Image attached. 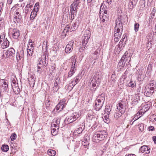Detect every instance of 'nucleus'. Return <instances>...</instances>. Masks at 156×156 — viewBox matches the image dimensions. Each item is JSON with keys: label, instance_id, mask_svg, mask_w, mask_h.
<instances>
[{"label": "nucleus", "instance_id": "f257e3e1", "mask_svg": "<svg viewBox=\"0 0 156 156\" xmlns=\"http://www.w3.org/2000/svg\"><path fill=\"white\" fill-rule=\"evenodd\" d=\"M122 31L123 26L121 19L119 18L115 21V26L114 32V40L115 42H118L120 39Z\"/></svg>", "mask_w": 156, "mask_h": 156}, {"label": "nucleus", "instance_id": "f03ea898", "mask_svg": "<svg viewBox=\"0 0 156 156\" xmlns=\"http://www.w3.org/2000/svg\"><path fill=\"white\" fill-rule=\"evenodd\" d=\"M107 136V133L105 130L98 131L94 134L93 139L98 143L104 140Z\"/></svg>", "mask_w": 156, "mask_h": 156}, {"label": "nucleus", "instance_id": "7ed1b4c3", "mask_svg": "<svg viewBox=\"0 0 156 156\" xmlns=\"http://www.w3.org/2000/svg\"><path fill=\"white\" fill-rule=\"evenodd\" d=\"M91 35V33L90 31L87 30L85 31L84 34L82 37V46L81 47L82 49L83 50V48H85L87 44L88 41Z\"/></svg>", "mask_w": 156, "mask_h": 156}, {"label": "nucleus", "instance_id": "20e7f679", "mask_svg": "<svg viewBox=\"0 0 156 156\" xmlns=\"http://www.w3.org/2000/svg\"><path fill=\"white\" fill-rule=\"evenodd\" d=\"M0 44L3 49H5L8 47L9 45V42L7 38H5V34L2 33L0 37Z\"/></svg>", "mask_w": 156, "mask_h": 156}, {"label": "nucleus", "instance_id": "39448f33", "mask_svg": "<svg viewBox=\"0 0 156 156\" xmlns=\"http://www.w3.org/2000/svg\"><path fill=\"white\" fill-rule=\"evenodd\" d=\"M5 58H12L15 56V50L13 48H10L5 52Z\"/></svg>", "mask_w": 156, "mask_h": 156}, {"label": "nucleus", "instance_id": "423d86ee", "mask_svg": "<svg viewBox=\"0 0 156 156\" xmlns=\"http://www.w3.org/2000/svg\"><path fill=\"white\" fill-rule=\"evenodd\" d=\"M131 56V54L129 53L127 51H126L120 60L124 63V64L127 62H128V63H129L130 61Z\"/></svg>", "mask_w": 156, "mask_h": 156}, {"label": "nucleus", "instance_id": "0eeeda50", "mask_svg": "<svg viewBox=\"0 0 156 156\" xmlns=\"http://www.w3.org/2000/svg\"><path fill=\"white\" fill-rule=\"evenodd\" d=\"M125 103L124 101H120L117 106V110L120 111L121 113H124L125 111V108L124 106Z\"/></svg>", "mask_w": 156, "mask_h": 156}, {"label": "nucleus", "instance_id": "6e6552de", "mask_svg": "<svg viewBox=\"0 0 156 156\" xmlns=\"http://www.w3.org/2000/svg\"><path fill=\"white\" fill-rule=\"evenodd\" d=\"M101 75L99 73H96L94 75L93 79L92 80V82L96 83L97 84H99L101 81Z\"/></svg>", "mask_w": 156, "mask_h": 156}, {"label": "nucleus", "instance_id": "1a4fd4ad", "mask_svg": "<svg viewBox=\"0 0 156 156\" xmlns=\"http://www.w3.org/2000/svg\"><path fill=\"white\" fill-rule=\"evenodd\" d=\"M80 3V0H74L73 2L71 5L70 9H73V10H77V9L78 8V5Z\"/></svg>", "mask_w": 156, "mask_h": 156}, {"label": "nucleus", "instance_id": "9d476101", "mask_svg": "<svg viewBox=\"0 0 156 156\" xmlns=\"http://www.w3.org/2000/svg\"><path fill=\"white\" fill-rule=\"evenodd\" d=\"M127 37L126 35H124L123 36L122 39H121L120 41L119 44L118 45V47L119 48L118 50H120V47H122L123 46L124 47L125 44L126 43V42L127 41Z\"/></svg>", "mask_w": 156, "mask_h": 156}, {"label": "nucleus", "instance_id": "9b49d317", "mask_svg": "<svg viewBox=\"0 0 156 156\" xmlns=\"http://www.w3.org/2000/svg\"><path fill=\"white\" fill-rule=\"evenodd\" d=\"M140 150L143 153L148 154L150 151V148L146 145H144L141 146Z\"/></svg>", "mask_w": 156, "mask_h": 156}, {"label": "nucleus", "instance_id": "f8f14e48", "mask_svg": "<svg viewBox=\"0 0 156 156\" xmlns=\"http://www.w3.org/2000/svg\"><path fill=\"white\" fill-rule=\"evenodd\" d=\"M154 92V91L152 90L148 87H146L144 90V95L147 97H150Z\"/></svg>", "mask_w": 156, "mask_h": 156}, {"label": "nucleus", "instance_id": "ddd939ff", "mask_svg": "<svg viewBox=\"0 0 156 156\" xmlns=\"http://www.w3.org/2000/svg\"><path fill=\"white\" fill-rule=\"evenodd\" d=\"M76 12L77 10H73V9H70L69 15L71 20H73L74 19V17L76 15Z\"/></svg>", "mask_w": 156, "mask_h": 156}, {"label": "nucleus", "instance_id": "4468645a", "mask_svg": "<svg viewBox=\"0 0 156 156\" xmlns=\"http://www.w3.org/2000/svg\"><path fill=\"white\" fill-rule=\"evenodd\" d=\"M138 0H130L128 7L129 9H133V6L136 5Z\"/></svg>", "mask_w": 156, "mask_h": 156}, {"label": "nucleus", "instance_id": "2eb2a0df", "mask_svg": "<svg viewBox=\"0 0 156 156\" xmlns=\"http://www.w3.org/2000/svg\"><path fill=\"white\" fill-rule=\"evenodd\" d=\"M64 102H60L56 105V107L54 110V111L55 109H56L57 111H61L62 110L63 108L64 107V105H63Z\"/></svg>", "mask_w": 156, "mask_h": 156}, {"label": "nucleus", "instance_id": "dca6fc26", "mask_svg": "<svg viewBox=\"0 0 156 156\" xmlns=\"http://www.w3.org/2000/svg\"><path fill=\"white\" fill-rule=\"evenodd\" d=\"M12 87L13 91L16 94H17L20 93V90L18 84H16V85L12 84Z\"/></svg>", "mask_w": 156, "mask_h": 156}, {"label": "nucleus", "instance_id": "f3484780", "mask_svg": "<svg viewBox=\"0 0 156 156\" xmlns=\"http://www.w3.org/2000/svg\"><path fill=\"white\" fill-rule=\"evenodd\" d=\"M13 33H12V37L14 39H17L20 36L19 31L14 29L13 30Z\"/></svg>", "mask_w": 156, "mask_h": 156}, {"label": "nucleus", "instance_id": "a211bd4d", "mask_svg": "<svg viewBox=\"0 0 156 156\" xmlns=\"http://www.w3.org/2000/svg\"><path fill=\"white\" fill-rule=\"evenodd\" d=\"M29 83L30 86L33 87H34L35 84V80L34 79V77L31 76L30 78H28Z\"/></svg>", "mask_w": 156, "mask_h": 156}, {"label": "nucleus", "instance_id": "6ab92c4d", "mask_svg": "<svg viewBox=\"0 0 156 156\" xmlns=\"http://www.w3.org/2000/svg\"><path fill=\"white\" fill-rule=\"evenodd\" d=\"M125 65L124 63L122 62V61L120 60L118 63V66L117 67V69L118 71H120L122 69Z\"/></svg>", "mask_w": 156, "mask_h": 156}, {"label": "nucleus", "instance_id": "aec40b11", "mask_svg": "<svg viewBox=\"0 0 156 156\" xmlns=\"http://www.w3.org/2000/svg\"><path fill=\"white\" fill-rule=\"evenodd\" d=\"M149 109V108L148 107L147 105L145 106L142 108H141L139 110V112L138 114H139L141 113L143 115L145 112L147 111Z\"/></svg>", "mask_w": 156, "mask_h": 156}, {"label": "nucleus", "instance_id": "412c9836", "mask_svg": "<svg viewBox=\"0 0 156 156\" xmlns=\"http://www.w3.org/2000/svg\"><path fill=\"white\" fill-rule=\"evenodd\" d=\"M72 49H73V48L71 45L68 44L65 48V51L66 53H69L71 51Z\"/></svg>", "mask_w": 156, "mask_h": 156}, {"label": "nucleus", "instance_id": "4be33fe9", "mask_svg": "<svg viewBox=\"0 0 156 156\" xmlns=\"http://www.w3.org/2000/svg\"><path fill=\"white\" fill-rule=\"evenodd\" d=\"M123 113H121L120 111L116 110V112L114 114V117L115 118L118 119L119 117H121Z\"/></svg>", "mask_w": 156, "mask_h": 156}, {"label": "nucleus", "instance_id": "5701e85b", "mask_svg": "<svg viewBox=\"0 0 156 156\" xmlns=\"http://www.w3.org/2000/svg\"><path fill=\"white\" fill-rule=\"evenodd\" d=\"M34 48H30L27 49V56H31L32 55L34 52Z\"/></svg>", "mask_w": 156, "mask_h": 156}, {"label": "nucleus", "instance_id": "b1692460", "mask_svg": "<svg viewBox=\"0 0 156 156\" xmlns=\"http://www.w3.org/2000/svg\"><path fill=\"white\" fill-rule=\"evenodd\" d=\"M72 64L71 66L70 69H73L75 71H76V59H73V60H72Z\"/></svg>", "mask_w": 156, "mask_h": 156}, {"label": "nucleus", "instance_id": "393cba45", "mask_svg": "<svg viewBox=\"0 0 156 156\" xmlns=\"http://www.w3.org/2000/svg\"><path fill=\"white\" fill-rule=\"evenodd\" d=\"M105 95L104 94H101V95H99L97 99L101 101H105Z\"/></svg>", "mask_w": 156, "mask_h": 156}, {"label": "nucleus", "instance_id": "a878e982", "mask_svg": "<svg viewBox=\"0 0 156 156\" xmlns=\"http://www.w3.org/2000/svg\"><path fill=\"white\" fill-rule=\"evenodd\" d=\"M8 87V85H6V84H2L0 86V90L3 92H4L7 90Z\"/></svg>", "mask_w": 156, "mask_h": 156}, {"label": "nucleus", "instance_id": "bb28decb", "mask_svg": "<svg viewBox=\"0 0 156 156\" xmlns=\"http://www.w3.org/2000/svg\"><path fill=\"white\" fill-rule=\"evenodd\" d=\"M139 112V111L137 112L136 114L135 115L133 119H135V120L133 122H133L136 120L139 119L140 118L142 115V113H140L139 114L138 113Z\"/></svg>", "mask_w": 156, "mask_h": 156}, {"label": "nucleus", "instance_id": "cd10ccee", "mask_svg": "<svg viewBox=\"0 0 156 156\" xmlns=\"http://www.w3.org/2000/svg\"><path fill=\"white\" fill-rule=\"evenodd\" d=\"M60 78L58 77H57L54 83V86L56 87H58V84L60 83Z\"/></svg>", "mask_w": 156, "mask_h": 156}, {"label": "nucleus", "instance_id": "c85d7f7f", "mask_svg": "<svg viewBox=\"0 0 156 156\" xmlns=\"http://www.w3.org/2000/svg\"><path fill=\"white\" fill-rule=\"evenodd\" d=\"M37 15L36 12H35L34 11H32L30 16V20H34L35 17Z\"/></svg>", "mask_w": 156, "mask_h": 156}, {"label": "nucleus", "instance_id": "c756f323", "mask_svg": "<svg viewBox=\"0 0 156 156\" xmlns=\"http://www.w3.org/2000/svg\"><path fill=\"white\" fill-rule=\"evenodd\" d=\"M9 149V146L7 145H3L2 147V150L4 152H7Z\"/></svg>", "mask_w": 156, "mask_h": 156}, {"label": "nucleus", "instance_id": "7c9ffc66", "mask_svg": "<svg viewBox=\"0 0 156 156\" xmlns=\"http://www.w3.org/2000/svg\"><path fill=\"white\" fill-rule=\"evenodd\" d=\"M61 120L60 118H56L54 119L53 120V122H52V124L55 123L57 125H59L60 123V121Z\"/></svg>", "mask_w": 156, "mask_h": 156}, {"label": "nucleus", "instance_id": "2f4dec72", "mask_svg": "<svg viewBox=\"0 0 156 156\" xmlns=\"http://www.w3.org/2000/svg\"><path fill=\"white\" fill-rule=\"evenodd\" d=\"M103 105V104H100L98 103L97 104H95V109L97 111H99L101 109Z\"/></svg>", "mask_w": 156, "mask_h": 156}, {"label": "nucleus", "instance_id": "473e14b6", "mask_svg": "<svg viewBox=\"0 0 156 156\" xmlns=\"http://www.w3.org/2000/svg\"><path fill=\"white\" fill-rule=\"evenodd\" d=\"M152 65L151 64H149L147 68V70L146 72V74H148L149 75V74L150 73L152 69Z\"/></svg>", "mask_w": 156, "mask_h": 156}, {"label": "nucleus", "instance_id": "72a5a7b5", "mask_svg": "<svg viewBox=\"0 0 156 156\" xmlns=\"http://www.w3.org/2000/svg\"><path fill=\"white\" fill-rule=\"evenodd\" d=\"M79 115L77 113L73 114V115L71 116V119H73L75 121L79 117Z\"/></svg>", "mask_w": 156, "mask_h": 156}, {"label": "nucleus", "instance_id": "f704fd0d", "mask_svg": "<svg viewBox=\"0 0 156 156\" xmlns=\"http://www.w3.org/2000/svg\"><path fill=\"white\" fill-rule=\"evenodd\" d=\"M136 85V83L135 81H131L127 85V86L129 87H134Z\"/></svg>", "mask_w": 156, "mask_h": 156}, {"label": "nucleus", "instance_id": "c9c22d12", "mask_svg": "<svg viewBox=\"0 0 156 156\" xmlns=\"http://www.w3.org/2000/svg\"><path fill=\"white\" fill-rule=\"evenodd\" d=\"M149 87L148 88L154 91V89L156 88V86L154 83H150L149 85Z\"/></svg>", "mask_w": 156, "mask_h": 156}, {"label": "nucleus", "instance_id": "e433bc0d", "mask_svg": "<svg viewBox=\"0 0 156 156\" xmlns=\"http://www.w3.org/2000/svg\"><path fill=\"white\" fill-rule=\"evenodd\" d=\"M75 71L73 69H70V71L69 72L68 78L71 77L73 75V73L75 72Z\"/></svg>", "mask_w": 156, "mask_h": 156}, {"label": "nucleus", "instance_id": "4c0bfd02", "mask_svg": "<svg viewBox=\"0 0 156 156\" xmlns=\"http://www.w3.org/2000/svg\"><path fill=\"white\" fill-rule=\"evenodd\" d=\"M150 120L151 121H156V115L153 114L151 115L150 117Z\"/></svg>", "mask_w": 156, "mask_h": 156}, {"label": "nucleus", "instance_id": "58836bf2", "mask_svg": "<svg viewBox=\"0 0 156 156\" xmlns=\"http://www.w3.org/2000/svg\"><path fill=\"white\" fill-rule=\"evenodd\" d=\"M38 61L39 62L37 64V65H39L43 67V66L44 65L43 61L41 59V58H39V59Z\"/></svg>", "mask_w": 156, "mask_h": 156}, {"label": "nucleus", "instance_id": "ea45409f", "mask_svg": "<svg viewBox=\"0 0 156 156\" xmlns=\"http://www.w3.org/2000/svg\"><path fill=\"white\" fill-rule=\"evenodd\" d=\"M74 82H73V81H72V83H73L74 85H76L77 83L79 82V78L78 76H76L74 78Z\"/></svg>", "mask_w": 156, "mask_h": 156}, {"label": "nucleus", "instance_id": "a19ab883", "mask_svg": "<svg viewBox=\"0 0 156 156\" xmlns=\"http://www.w3.org/2000/svg\"><path fill=\"white\" fill-rule=\"evenodd\" d=\"M100 52L99 50H96L95 51L94 53V55H95L94 56V59H97L98 56L99 55V53Z\"/></svg>", "mask_w": 156, "mask_h": 156}, {"label": "nucleus", "instance_id": "79ce46f5", "mask_svg": "<svg viewBox=\"0 0 156 156\" xmlns=\"http://www.w3.org/2000/svg\"><path fill=\"white\" fill-rule=\"evenodd\" d=\"M139 24L138 23H135L134 24V30L136 32H137L139 30Z\"/></svg>", "mask_w": 156, "mask_h": 156}, {"label": "nucleus", "instance_id": "37998d69", "mask_svg": "<svg viewBox=\"0 0 156 156\" xmlns=\"http://www.w3.org/2000/svg\"><path fill=\"white\" fill-rule=\"evenodd\" d=\"M23 57L22 55H20L18 53H17L16 55V58L17 61H19L20 60L23 58Z\"/></svg>", "mask_w": 156, "mask_h": 156}, {"label": "nucleus", "instance_id": "c03bdc74", "mask_svg": "<svg viewBox=\"0 0 156 156\" xmlns=\"http://www.w3.org/2000/svg\"><path fill=\"white\" fill-rule=\"evenodd\" d=\"M16 138V135L15 133L12 134L10 136V138L12 141H13L15 140Z\"/></svg>", "mask_w": 156, "mask_h": 156}, {"label": "nucleus", "instance_id": "a18cd8bd", "mask_svg": "<svg viewBox=\"0 0 156 156\" xmlns=\"http://www.w3.org/2000/svg\"><path fill=\"white\" fill-rule=\"evenodd\" d=\"M116 75L114 74H112L111 76V80L112 82V83H114L115 81Z\"/></svg>", "mask_w": 156, "mask_h": 156}, {"label": "nucleus", "instance_id": "49530a36", "mask_svg": "<svg viewBox=\"0 0 156 156\" xmlns=\"http://www.w3.org/2000/svg\"><path fill=\"white\" fill-rule=\"evenodd\" d=\"M84 128L83 125L82 127H80L79 128H77V130H76L79 133H80L82 132Z\"/></svg>", "mask_w": 156, "mask_h": 156}, {"label": "nucleus", "instance_id": "de8ad7c7", "mask_svg": "<svg viewBox=\"0 0 156 156\" xmlns=\"http://www.w3.org/2000/svg\"><path fill=\"white\" fill-rule=\"evenodd\" d=\"M20 9H17L15 11V12L16 15H18V19L21 18V16L20 15L19 13Z\"/></svg>", "mask_w": 156, "mask_h": 156}, {"label": "nucleus", "instance_id": "09e8293b", "mask_svg": "<svg viewBox=\"0 0 156 156\" xmlns=\"http://www.w3.org/2000/svg\"><path fill=\"white\" fill-rule=\"evenodd\" d=\"M82 144L84 146H87V145L89 144L88 141L87 139L86 140L85 139L84 141H83Z\"/></svg>", "mask_w": 156, "mask_h": 156}, {"label": "nucleus", "instance_id": "8fccbe9b", "mask_svg": "<svg viewBox=\"0 0 156 156\" xmlns=\"http://www.w3.org/2000/svg\"><path fill=\"white\" fill-rule=\"evenodd\" d=\"M51 101L49 100H47L46 101V105L47 107H49L51 105Z\"/></svg>", "mask_w": 156, "mask_h": 156}, {"label": "nucleus", "instance_id": "3c124183", "mask_svg": "<svg viewBox=\"0 0 156 156\" xmlns=\"http://www.w3.org/2000/svg\"><path fill=\"white\" fill-rule=\"evenodd\" d=\"M102 21L103 22H105V20H107L108 19L107 16L106 15H104V16H102Z\"/></svg>", "mask_w": 156, "mask_h": 156}, {"label": "nucleus", "instance_id": "603ef678", "mask_svg": "<svg viewBox=\"0 0 156 156\" xmlns=\"http://www.w3.org/2000/svg\"><path fill=\"white\" fill-rule=\"evenodd\" d=\"M49 153H50L51 154H49V155L51 156H54L55 154V151L53 150H51L50 151H49Z\"/></svg>", "mask_w": 156, "mask_h": 156}, {"label": "nucleus", "instance_id": "864d4df0", "mask_svg": "<svg viewBox=\"0 0 156 156\" xmlns=\"http://www.w3.org/2000/svg\"><path fill=\"white\" fill-rule=\"evenodd\" d=\"M156 12V9L155 8V7H154L153 8V10L152 11L151 14L152 15L151 16L152 17V16H154L155 15V14Z\"/></svg>", "mask_w": 156, "mask_h": 156}, {"label": "nucleus", "instance_id": "5fc2aeb1", "mask_svg": "<svg viewBox=\"0 0 156 156\" xmlns=\"http://www.w3.org/2000/svg\"><path fill=\"white\" fill-rule=\"evenodd\" d=\"M70 26L68 25H67L65 28L64 30V31L65 32H67L69 30Z\"/></svg>", "mask_w": 156, "mask_h": 156}, {"label": "nucleus", "instance_id": "6e6d98bb", "mask_svg": "<svg viewBox=\"0 0 156 156\" xmlns=\"http://www.w3.org/2000/svg\"><path fill=\"white\" fill-rule=\"evenodd\" d=\"M104 101H101L97 99H96V101L95 102V104H103L104 103Z\"/></svg>", "mask_w": 156, "mask_h": 156}, {"label": "nucleus", "instance_id": "4d7b16f0", "mask_svg": "<svg viewBox=\"0 0 156 156\" xmlns=\"http://www.w3.org/2000/svg\"><path fill=\"white\" fill-rule=\"evenodd\" d=\"M28 45H29V46H28V48H34V43H32L30 44H28Z\"/></svg>", "mask_w": 156, "mask_h": 156}, {"label": "nucleus", "instance_id": "13d9d810", "mask_svg": "<svg viewBox=\"0 0 156 156\" xmlns=\"http://www.w3.org/2000/svg\"><path fill=\"white\" fill-rule=\"evenodd\" d=\"M32 11H34V12H36V13H37V12L38 11V8L37 6H34V9L32 10Z\"/></svg>", "mask_w": 156, "mask_h": 156}, {"label": "nucleus", "instance_id": "bf43d9fd", "mask_svg": "<svg viewBox=\"0 0 156 156\" xmlns=\"http://www.w3.org/2000/svg\"><path fill=\"white\" fill-rule=\"evenodd\" d=\"M67 121L69 123H71L75 121L74 120H73V119H71V116L68 119Z\"/></svg>", "mask_w": 156, "mask_h": 156}, {"label": "nucleus", "instance_id": "052dcab7", "mask_svg": "<svg viewBox=\"0 0 156 156\" xmlns=\"http://www.w3.org/2000/svg\"><path fill=\"white\" fill-rule=\"evenodd\" d=\"M77 23L76 22L75 23L73 24L72 26V28H73V29L75 30L76 28Z\"/></svg>", "mask_w": 156, "mask_h": 156}, {"label": "nucleus", "instance_id": "680f3d73", "mask_svg": "<svg viewBox=\"0 0 156 156\" xmlns=\"http://www.w3.org/2000/svg\"><path fill=\"white\" fill-rule=\"evenodd\" d=\"M140 125H141L139 127V129L141 131H143V130L144 126H143L144 125L143 124L141 123Z\"/></svg>", "mask_w": 156, "mask_h": 156}, {"label": "nucleus", "instance_id": "e2e57ef3", "mask_svg": "<svg viewBox=\"0 0 156 156\" xmlns=\"http://www.w3.org/2000/svg\"><path fill=\"white\" fill-rule=\"evenodd\" d=\"M37 72L38 73H39V72L40 73V72H41V71H40V69H41V68L42 67H43L41 66H40L39 65H37Z\"/></svg>", "mask_w": 156, "mask_h": 156}, {"label": "nucleus", "instance_id": "0e129e2a", "mask_svg": "<svg viewBox=\"0 0 156 156\" xmlns=\"http://www.w3.org/2000/svg\"><path fill=\"white\" fill-rule=\"evenodd\" d=\"M18 53L20 55H22V56H23V57H24V51L23 50V49L21 51H20V52L19 53Z\"/></svg>", "mask_w": 156, "mask_h": 156}, {"label": "nucleus", "instance_id": "69168bd1", "mask_svg": "<svg viewBox=\"0 0 156 156\" xmlns=\"http://www.w3.org/2000/svg\"><path fill=\"white\" fill-rule=\"evenodd\" d=\"M25 13H26L27 14L29 12H30L31 10V9H28V8L26 7L25 8Z\"/></svg>", "mask_w": 156, "mask_h": 156}, {"label": "nucleus", "instance_id": "338daca9", "mask_svg": "<svg viewBox=\"0 0 156 156\" xmlns=\"http://www.w3.org/2000/svg\"><path fill=\"white\" fill-rule=\"evenodd\" d=\"M148 129H149V130H151V131H153L154 129V126H150L149 127Z\"/></svg>", "mask_w": 156, "mask_h": 156}, {"label": "nucleus", "instance_id": "774afa93", "mask_svg": "<svg viewBox=\"0 0 156 156\" xmlns=\"http://www.w3.org/2000/svg\"><path fill=\"white\" fill-rule=\"evenodd\" d=\"M32 5H31L30 4H27L26 6V7L28 8V9H31V8H32Z\"/></svg>", "mask_w": 156, "mask_h": 156}]
</instances>
